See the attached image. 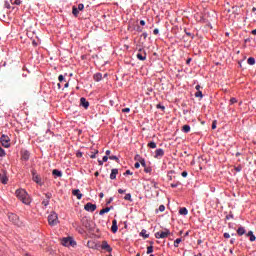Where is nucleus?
Instances as JSON below:
<instances>
[{
    "instance_id": "31",
    "label": "nucleus",
    "mask_w": 256,
    "mask_h": 256,
    "mask_svg": "<svg viewBox=\"0 0 256 256\" xmlns=\"http://www.w3.org/2000/svg\"><path fill=\"white\" fill-rule=\"evenodd\" d=\"M148 147L150 149H156L157 148V144L155 142H150V143H148Z\"/></svg>"
},
{
    "instance_id": "21",
    "label": "nucleus",
    "mask_w": 256,
    "mask_h": 256,
    "mask_svg": "<svg viewBox=\"0 0 256 256\" xmlns=\"http://www.w3.org/2000/svg\"><path fill=\"white\" fill-rule=\"evenodd\" d=\"M52 175H53L54 177H63V172H61V171H59V170H57V169H54V170L52 171Z\"/></svg>"
},
{
    "instance_id": "15",
    "label": "nucleus",
    "mask_w": 256,
    "mask_h": 256,
    "mask_svg": "<svg viewBox=\"0 0 256 256\" xmlns=\"http://www.w3.org/2000/svg\"><path fill=\"white\" fill-rule=\"evenodd\" d=\"M163 155H165V151L163 149L159 148L155 151L154 157L156 159H159V157H163Z\"/></svg>"
},
{
    "instance_id": "9",
    "label": "nucleus",
    "mask_w": 256,
    "mask_h": 256,
    "mask_svg": "<svg viewBox=\"0 0 256 256\" xmlns=\"http://www.w3.org/2000/svg\"><path fill=\"white\" fill-rule=\"evenodd\" d=\"M8 219L11 223H13V225H19L20 223L19 216H17V214L8 213Z\"/></svg>"
},
{
    "instance_id": "56",
    "label": "nucleus",
    "mask_w": 256,
    "mask_h": 256,
    "mask_svg": "<svg viewBox=\"0 0 256 256\" xmlns=\"http://www.w3.org/2000/svg\"><path fill=\"white\" fill-rule=\"evenodd\" d=\"M137 31H138V33H143V28H141V26H138Z\"/></svg>"
},
{
    "instance_id": "19",
    "label": "nucleus",
    "mask_w": 256,
    "mask_h": 256,
    "mask_svg": "<svg viewBox=\"0 0 256 256\" xmlns=\"http://www.w3.org/2000/svg\"><path fill=\"white\" fill-rule=\"evenodd\" d=\"M118 230H119V227L117 226V220H113L111 231H112V233H116Z\"/></svg>"
},
{
    "instance_id": "45",
    "label": "nucleus",
    "mask_w": 256,
    "mask_h": 256,
    "mask_svg": "<svg viewBox=\"0 0 256 256\" xmlns=\"http://www.w3.org/2000/svg\"><path fill=\"white\" fill-rule=\"evenodd\" d=\"M234 169H235V171H237V173H239L241 171V169H243V167H241V165H239V166H236Z\"/></svg>"
},
{
    "instance_id": "57",
    "label": "nucleus",
    "mask_w": 256,
    "mask_h": 256,
    "mask_svg": "<svg viewBox=\"0 0 256 256\" xmlns=\"http://www.w3.org/2000/svg\"><path fill=\"white\" fill-rule=\"evenodd\" d=\"M153 33H154V35H159V29L155 28Z\"/></svg>"
},
{
    "instance_id": "30",
    "label": "nucleus",
    "mask_w": 256,
    "mask_h": 256,
    "mask_svg": "<svg viewBox=\"0 0 256 256\" xmlns=\"http://www.w3.org/2000/svg\"><path fill=\"white\" fill-rule=\"evenodd\" d=\"M247 63L248 65H255V58L253 57L248 58Z\"/></svg>"
},
{
    "instance_id": "25",
    "label": "nucleus",
    "mask_w": 256,
    "mask_h": 256,
    "mask_svg": "<svg viewBox=\"0 0 256 256\" xmlns=\"http://www.w3.org/2000/svg\"><path fill=\"white\" fill-rule=\"evenodd\" d=\"M179 214L180 215H188L189 214V210H187V208H185V207L180 208Z\"/></svg>"
},
{
    "instance_id": "39",
    "label": "nucleus",
    "mask_w": 256,
    "mask_h": 256,
    "mask_svg": "<svg viewBox=\"0 0 256 256\" xmlns=\"http://www.w3.org/2000/svg\"><path fill=\"white\" fill-rule=\"evenodd\" d=\"M77 9L78 11H83L85 9V5L79 4Z\"/></svg>"
},
{
    "instance_id": "59",
    "label": "nucleus",
    "mask_w": 256,
    "mask_h": 256,
    "mask_svg": "<svg viewBox=\"0 0 256 256\" xmlns=\"http://www.w3.org/2000/svg\"><path fill=\"white\" fill-rule=\"evenodd\" d=\"M118 193H120V195H123V193H125V190H123V189H118Z\"/></svg>"
},
{
    "instance_id": "7",
    "label": "nucleus",
    "mask_w": 256,
    "mask_h": 256,
    "mask_svg": "<svg viewBox=\"0 0 256 256\" xmlns=\"http://www.w3.org/2000/svg\"><path fill=\"white\" fill-rule=\"evenodd\" d=\"M109 159L111 161H119V157H117L116 155H111V152L109 150L106 151V155L103 156L102 161H109Z\"/></svg>"
},
{
    "instance_id": "50",
    "label": "nucleus",
    "mask_w": 256,
    "mask_h": 256,
    "mask_svg": "<svg viewBox=\"0 0 256 256\" xmlns=\"http://www.w3.org/2000/svg\"><path fill=\"white\" fill-rule=\"evenodd\" d=\"M212 129H217V121H213V123H212Z\"/></svg>"
},
{
    "instance_id": "28",
    "label": "nucleus",
    "mask_w": 256,
    "mask_h": 256,
    "mask_svg": "<svg viewBox=\"0 0 256 256\" xmlns=\"http://www.w3.org/2000/svg\"><path fill=\"white\" fill-rule=\"evenodd\" d=\"M247 237H250L251 242L255 241V239H256V237L253 235V231H249L247 233Z\"/></svg>"
},
{
    "instance_id": "11",
    "label": "nucleus",
    "mask_w": 256,
    "mask_h": 256,
    "mask_svg": "<svg viewBox=\"0 0 256 256\" xmlns=\"http://www.w3.org/2000/svg\"><path fill=\"white\" fill-rule=\"evenodd\" d=\"M137 59H139V61H145L147 59V53L145 51H141V49H139V52L136 54Z\"/></svg>"
},
{
    "instance_id": "13",
    "label": "nucleus",
    "mask_w": 256,
    "mask_h": 256,
    "mask_svg": "<svg viewBox=\"0 0 256 256\" xmlns=\"http://www.w3.org/2000/svg\"><path fill=\"white\" fill-rule=\"evenodd\" d=\"M101 249H103L104 251H107L108 253H111V251H113V248H111V246L109 245V243H107V241L102 242Z\"/></svg>"
},
{
    "instance_id": "35",
    "label": "nucleus",
    "mask_w": 256,
    "mask_h": 256,
    "mask_svg": "<svg viewBox=\"0 0 256 256\" xmlns=\"http://www.w3.org/2000/svg\"><path fill=\"white\" fill-rule=\"evenodd\" d=\"M181 238H178L174 241V247H179V243H181Z\"/></svg>"
},
{
    "instance_id": "62",
    "label": "nucleus",
    "mask_w": 256,
    "mask_h": 256,
    "mask_svg": "<svg viewBox=\"0 0 256 256\" xmlns=\"http://www.w3.org/2000/svg\"><path fill=\"white\" fill-rule=\"evenodd\" d=\"M112 202H113V198H109V200L107 201V205H109Z\"/></svg>"
},
{
    "instance_id": "61",
    "label": "nucleus",
    "mask_w": 256,
    "mask_h": 256,
    "mask_svg": "<svg viewBox=\"0 0 256 256\" xmlns=\"http://www.w3.org/2000/svg\"><path fill=\"white\" fill-rule=\"evenodd\" d=\"M195 89H196V91H201L200 90L201 89V85H196Z\"/></svg>"
},
{
    "instance_id": "4",
    "label": "nucleus",
    "mask_w": 256,
    "mask_h": 256,
    "mask_svg": "<svg viewBox=\"0 0 256 256\" xmlns=\"http://www.w3.org/2000/svg\"><path fill=\"white\" fill-rule=\"evenodd\" d=\"M61 244L64 247H75L77 245V242L73 240L71 237L63 238Z\"/></svg>"
},
{
    "instance_id": "1",
    "label": "nucleus",
    "mask_w": 256,
    "mask_h": 256,
    "mask_svg": "<svg viewBox=\"0 0 256 256\" xmlns=\"http://www.w3.org/2000/svg\"><path fill=\"white\" fill-rule=\"evenodd\" d=\"M16 197L24 203V205H29L31 203V199H29V194L27 191L23 189L16 190Z\"/></svg>"
},
{
    "instance_id": "37",
    "label": "nucleus",
    "mask_w": 256,
    "mask_h": 256,
    "mask_svg": "<svg viewBox=\"0 0 256 256\" xmlns=\"http://www.w3.org/2000/svg\"><path fill=\"white\" fill-rule=\"evenodd\" d=\"M195 97H200L202 99L203 97V92H201V90H198L196 93H195Z\"/></svg>"
},
{
    "instance_id": "42",
    "label": "nucleus",
    "mask_w": 256,
    "mask_h": 256,
    "mask_svg": "<svg viewBox=\"0 0 256 256\" xmlns=\"http://www.w3.org/2000/svg\"><path fill=\"white\" fill-rule=\"evenodd\" d=\"M179 185H181V183H180V182H176V183H172V184H171V187H172L173 189H175V187H179Z\"/></svg>"
},
{
    "instance_id": "40",
    "label": "nucleus",
    "mask_w": 256,
    "mask_h": 256,
    "mask_svg": "<svg viewBox=\"0 0 256 256\" xmlns=\"http://www.w3.org/2000/svg\"><path fill=\"white\" fill-rule=\"evenodd\" d=\"M45 197H46V200L49 201V199H51V198L53 197V194H51V193H46V194H45Z\"/></svg>"
},
{
    "instance_id": "18",
    "label": "nucleus",
    "mask_w": 256,
    "mask_h": 256,
    "mask_svg": "<svg viewBox=\"0 0 256 256\" xmlns=\"http://www.w3.org/2000/svg\"><path fill=\"white\" fill-rule=\"evenodd\" d=\"M140 163H141L142 167H144L145 173H151L152 169H151V167L147 166V162L141 161Z\"/></svg>"
},
{
    "instance_id": "20",
    "label": "nucleus",
    "mask_w": 256,
    "mask_h": 256,
    "mask_svg": "<svg viewBox=\"0 0 256 256\" xmlns=\"http://www.w3.org/2000/svg\"><path fill=\"white\" fill-rule=\"evenodd\" d=\"M118 173H119V170L112 169L111 174H110V179H112V180L117 179V174Z\"/></svg>"
},
{
    "instance_id": "22",
    "label": "nucleus",
    "mask_w": 256,
    "mask_h": 256,
    "mask_svg": "<svg viewBox=\"0 0 256 256\" xmlns=\"http://www.w3.org/2000/svg\"><path fill=\"white\" fill-rule=\"evenodd\" d=\"M94 80L95 81H97V82H99V81H101L102 79H103V74H101V73H96V74H94Z\"/></svg>"
},
{
    "instance_id": "5",
    "label": "nucleus",
    "mask_w": 256,
    "mask_h": 256,
    "mask_svg": "<svg viewBox=\"0 0 256 256\" xmlns=\"http://www.w3.org/2000/svg\"><path fill=\"white\" fill-rule=\"evenodd\" d=\"M169 235H171V232L169 231V229L155 233L156 239H167V237H169Z\"/></svg>"
},
{
    "instance_id": "32",
    "label": "nucleus",
    "mask_w": 256,
    "mask_h": 256,
    "mask_svg": "<svg viewBox=\"0 0 256 256\" xmlns=\"http://www.w3.org/2000/svg\"><path fill=\"white\" fill-rule=\"evenodd\" d=\"M173 173H175V171H173V170H171L170 172H168L167 177H168L169 181H173Z\"/></svg>"
},
{
    "instance_id": "64",
    "label": "nucleus",
    "mask_w": 256,
    "mask_h": 256,
    "mask_svg": "<svg viewBox=\"0 0 256 256\" xmlns=\"http://www.w3.org/2000/svg\"><path fill=\"white\" fill-rule=\"evenodd\" d=\"M252 35H256V29L252 30Z\"/></svg>"
},
{
    "instance_id": "8",
    "label": "nucleus",
    "mask_w": 256,
    "mask_h": 256,
    "mask_svg": "<svg viewBox=\"0 0 256 256\" xmlns=\"http://www.w3.org/2000/svg\"><path fill=\"white\" fill-rule=\"evenodd\" d=\"M99 154V151H89L84 154L83 159H97V155Z\"/></svg>"
},
{
    "instance_id": "29",
    "label": "nucleus",
    "mask_w": 256,
    "mask_h": 256,
    "mask_svg": "<svg viewBox=\"0 0 256 256\" xmlns=\"http://www.w3.org/2000/svg\"><path fill=\"white\" fill-rule=\"evenodd\" d=\"M182 131H183L184 133H189V131H191V126H189V125H184V126L182 127Z\"/></svg>"
},
{
    "instance_id": "46",
    "label": "nucleus",
    "mask_w": 256,
    "mask_h": 256,
    "mask_svg": "<svg viewBox=\"0 0 256 256\" xmlns=\"http://www.w3.org/2000/svg\"><path fill=\"white\" fill-rule=\"evenodd\" d=\"M159 211H160L161 213H163V211H165V205H160V206H159Z\"/></svg>"
},
{
    "instance_id": "47",
    "label": "nucleus",
    "mask_w": 256,
    "mask_h": 256,
    "mask_svg": "<svg viewBox=\"0 0 256 256\" xmlns=\"http://www.w3.org/2000/svg\"><path fill=\"white\" fill-rule=\"evenodd\" d=\"M131 111L130 108H123L122 113H129Z\"/></svg>"
},
{
    "instance_id": "58",
    "label": "nucleus",
    "mask_w": 256,
    "mask_h": 256,
    "mask_svg": "<svg viewBox=\"0 0 256 256\" xmlns=\"http://www.w3.org/2000/svg\"><path fill=\"white\" fill-rule=\"evenodd\" d=\"M181 175H182V177H187L188 173H187V171H183Z\"/></svg>"
},
{
    "instance_id": "6",
    "label": "nucleus",
    "mask_w": 256,
    "mask_h": 256,
    "mask_svg": "<svg viewBox=\"0 0 256 256\" xmlns=\"http://www.w3.org/2000/svg\"><path fill=\"white\" fill-rule=\"evenodd\" d=\"M31 173H32V181L37 183V185H40V186L43 185V182L41 181V176L37 174V170L33 169Z\"/></svg>"
},
{
    "instance_id": "34",
    "label": "nucleus",
    "mask_w": 256,
    "mask_h": 256,
    "mask_svg": "<svg viewBox=\"0 0 256 256\" xmlns=\"http://www.w3.org/2000/svg\"><path fill=\"white\" fill-rule=\"evenodd\" d=\"M12 5H21V0H10Z\"/></svg>"
},
{
    "instance_id": "51",
    "label": "nucleus",
    "mask_w": 256,
    "mask_h": 256,
    "mask_svg": "<svg viewBox=\"0 0 256 256\" xmlns=\"http://www.w3.org/2000/svg\"><path fill=\"white\" fill-rule=\"evenodd\" d=\"M157 109H162V111H165V106H162L161 104H158Z\"/></svg>"
},
{
    "instance_id": "52",
    "label": "nucleus",
    "mask_w": 256,
    "mask_h": 256,
    "mask_svg": "<svg viewBox=\"0 0 256 256\" xmlns=\"http://www.w3.org/2000/svg\"><path fill=\"white\" fill-rule=\"evenodd\" d=\"M185 33H186V35L188 36V37H191L192 39H193V34H191V32H187V30H185Z\"/></svg>"
},
{
    "instance_id": "17",
    "label": "nucleus",
    "mask_w": 256,
    "mask_h": 256,
    "mask_svg": "<svg viewBox=\"0 0 256 256\" xmlns=\"http://www.w3.org/2000/svg\"><path fill=\"white\" fill-rule=\"evenodd\" d=\"M80 105L82 106V107H84V109H88L89 108V101H87V99H85V98H81L80 99Z\"/></svg>"
},
{
    "instance_id": "3",
    "label": "nucleus",
    "mask_w": 256,
    "mask_h": 256,
    "mask_svg": "<svg viewBox=\"0 0 256 256\" xmlns=\"http://www.w3.org/2000/svg\"><path fill=\"white\" fill-rule=\"evenodd\" d=\"M0 143H1L2 147L9 149V147H11V138H9V136L3 134L0 138Z\"/></svg>"
},
{
    "instance_id": "44",
    "label": "nucleus",
    "mask_w": 256,
    "mask_h": 256,
    "mask_svg": "<svg viewBox=\"0 0 256 256\" xmlns=\"http://www.w3.org/2000/svg\"><path fill=\"white\" fill-rule=\"evenodd\" d=\"M234 103H237V98L230 99V105H234Z\"/></svg>"
},
{
    "instance_id": "38",
    "label": "nucleus",
    "mask_w": 256,
    "mask_h": 256,
    "mask_svg": "<svg viewBox=\"0 0 256 256\" xmlns=\"http://www.w3.org/2000/svg\"><path fill=\"white\" fill-rule=\"evenodd\" d=\"M83 155L85 156V153H83V152L76 153V157H78V159H81V157H83Z\"/></svg>"
},
{
    "instance_id": "24",
    "label": "nucleus",
    "mask_w": 256,
    "mask_h": 256,
    "mask_svg": "<svg viewBox=\"0 0 256 256\" xmlns=\"http://www.w3.org/2000/svg\"><path fill=\"white\" fill-rule=\"evenodd\" d=\"M237 233H238V235H239L240 237L243 236V235H245V233H246L245 228L239 227V228L237 229Z\"/></svg>"
},
{
    "instance_id": "10",
    "label": "nucleus",
    "mask_w": 256,
    "mask_h": 256,
    "mask_svg": "<svg viewBox=\"0 0 256 256\" xmlns=\"http://www.w3.org/2000/svg\"><path fill=\"white\" fill-rule=\"evenodd\" d=\"M85 211H90L91 213H93V211H95L97 209V205L92 204L91 202H88L85 206H84Z\"/></svg>"
},
{
    "instance_id": "53",
    "label": "nucleus",
    "mask_w": 256,
    "mask_h": 256,
    "mask_svg": "<svg viewBox=\"0 0 256 256\" xmlns=\"http://www.w3.org/2000/svg\"><path fill=\"white\" fill-rule=\"evenodd\" d=\"M124 175H133V172H131V170H126V172L124 173Z\"/></svg>"
},
{
    "instance_id": "16",
    "label": "nucleus",
    "mask_w": 256,
    "mask_h": 256,
    "mask_svg": "<svg viewBox=\"0 0 256 256\" xmlns=\"http://www.w3.org/2000/svg\"><path fill=\"white\" fill-rule=\"evenodd\" d=\"M72 195H74V197H77L78 200H81L83 197V194H81V190L79 189L72 190Z\"/></svg>"
},
{
    "instance_id": "14",
    "label": "nucleus",
    "mask_w": 256,
    "mask_h": 256,
    "mask_svg": "<svg viewBox=\"0 0 256 256\" xmlns=\"http://www.w3.org/2000/svg\"><path fill=\"white\" fill-rule=\"evenodd\" d=\"M21 157L24 161H29V159H31V153H29L27 150H22Z\"/></svg>"
},
{
    "instance_id": "41",
    "label": "nucleus",
    "mask_w": 256,
    "mask_h": 256,
    "mask_svg": "<svg viewBox=\"0 0 256 256\" xmlns=\"http://www.w3.org/2000/svg\"><path fill=\"white\" fill-rule=\"evenodd\" d=\"M0 157H5V150L0 146Z\"/></svg>"
},
{
    "instance_id": "60",
    "label": "nucleus",
    "mask_w": 256,
    "mask_h": 256,
    "mask_svg": "<svg viewBox=\"0 0 256 256\" xmlns=\"http://www.w3.org/2000/svg\"><path fill=\"white\" fill-rule=\"evenodd\" d=\"M5 7H6L7 9H11V5H10L8 2L5 3Z\"/></svg>"
},
{
    "instance_id": "55",
    "label": "nucleus",
    "mask_w": 256,
    "mask_h": 256,
    "mask_svg": "<svg viewBox=\"0 0 256 256\" xmlns=\"http://www.w3.org/2000/svg\"><path fill=\"white\" fill-rule=\"evenodd\" d=\"M141 37H143L144 39H147V37H148L147 32L142 33Z\"/></svg>"
},
{
    "instance_id": "12",
    "label": "nucleus",
    "mask_w": 256,
    "mask_h": 256,
    "mask_svg": "<svg viewBox=\"0 0 256 256\" xmlns=\"http://www.w3.org/2000/svg\"><path fill=\"white\" fill-rule=\"evenodd\" d=\"M0 181L3 183V185H7L9 178H7V172L3 171L0 173Z\"/></svg>"
},
{
    "instance_id": "23",
    "label": "nucleus",
    "mask_w": 256,
    "mask_h": 256,
    "mask_svg": "<svg viewBox=\"0 0 256 256\" xmlns=\"http://www.w3.org/2000/svg\"><path fill=\"white\" fill-rule=\"evenodd\" d=\"M72 15H74V17H79V9L77 6L72 7Z\"/></svg>"
},
{
    "instance_id": "49",
    "label": "nucleus",
    "mask_w": 256,
    "mask_h": 256,
    "mask_svg": "<svg viewBox=\"0 0 256 256\" xmlns=\"http://www.w3.org/2000/svg\"><path fill=\"white\" fill-rule=\"evenodd\" d=\"M231 237V235L227 232L224 233V239H229Z\"/></svg>"
},
{
    "instance_id": "2",
    "label": "nucleus",
    "mask_w": 256,
    "mask_h": 256,
    "mask_svg": "<svg viewBox=\"0 0 256 256\" xmlns=\"http://www.w3.org/2000/svg\"><path fill=\"white\" fill-rule=\"evenodd\" d=\"M48 223L51 227H55V225L59 224V216L55 212H51L48 216Z\"/></svg>"
},
{
    "instance_id": "48",
    "label": "nucleus",
    "mask_w": 256,
    "mask_h": 256,
    "mask_svg": "<svg viewBox=\"0 0 256 256\" xmlns=\"http://www.w3.org/2000/svg\"><path fill=\"white\" fill-rule=\"evenodd\" d=\"M42 205H44V207H47V205H49V200H44L42 202Z\"/></svg>"
},
{
    "instance_id": "54",
    "label": "nucleus",
    "mask_w": 256,
    "mask_h": 256,
    "mask_svg": "<svg viewBox=\"0 0 256 256\" xmlns=\"http://www.w3.org/2000/svg\"><path fill=\"white\" fill-rule=\"evenodd\" d=\"M134 167H135L136 169H139V167H141V164H140L139 162H136V163L134 164Z\"/></svg>"
},
{
    "instance_id": "33",
    "label": "nucleus",
    "mask_w": 256,
    "mask_h": 256,
    "mask_svg": "<svg viewBox=\"0 0 256 256\" xmlns=\"http://www.w3.org/2000/svg\"><path fill=\"white\" fill-rule=\"evenodd\" d=\"M124 199H125V201H130V202L133 201V199L131 198V194L130 193L126 194Z\"/></svg>"
},
{
    "instance_id": "26",
    "label": "nucleus",
    "mask_w": 256,
    "mask_h": 256,
    "mask_svg": "<svg viewBox=\"0 0 256 256\" xmlns=\"http://www.w3.org/2000/svg\"><path fill=\"white\" fill-rule=\"evenodd\" d=\"M111 211V207H106L100 210L99 215H105V213H109Z\"/></svg>"
},
{
    "instance_id": "27",
    "label": "nucleus",
    "mask_w": 256,
    "mask_h": 256,
    "mask_svg": "<svg viewBox=\"0 0 256 256\" xmlns=\"http://www.w3.org/2000/svg\"><path fill=\"white\" fill-rule=\"evenodd\" d=\"M141 237H144V239H149V234H147V230L143 229L140 233Z\"/></svg>"
},
{
    "instance_id": "36",
    "label": "nucleus",
    "mask_w": 256,
    "mask_h": 256,
    "mask_svg": "<svg viewBox=\"0 0 256 256\" xmlns=\"http://www.w3.org/2000/svg\"><path fill=\"white\" fill-rule=\"evenodd\" d=\"M153 253V246H148L147 247V255H151Z\"/></svg>"
},
{
    "instance_id": "43",
    "label": "nucleus",
    "mask_w": 256,
    "mask_h": 256,
    "mask_svg": "<svg viewBox=\"0 0 256 256\" xmlns=\"http://www.w3.org/2000/svg\"><path fill=\"white\" fill-rule=\"evenodd\" d=\"M58 81H59L60 83H63V81H65V77H63V75H59Z\"/></svg>"
},
{
    "instance_id": "63",
    "label": "nucleus",
    "mask_w": 256,
    "mask_h": 256,
    "mask_svg": "<svg viewBox=\"0 0 256 256\" xmlns=\"http://www.w3.org/2000/svg\"><path fill=\"white\" fill-rule=\"evenodd\" d=\"M140 25H142V27H144V25H145V20H141V21H140Z\"/></svg>"
}]
</instances>
